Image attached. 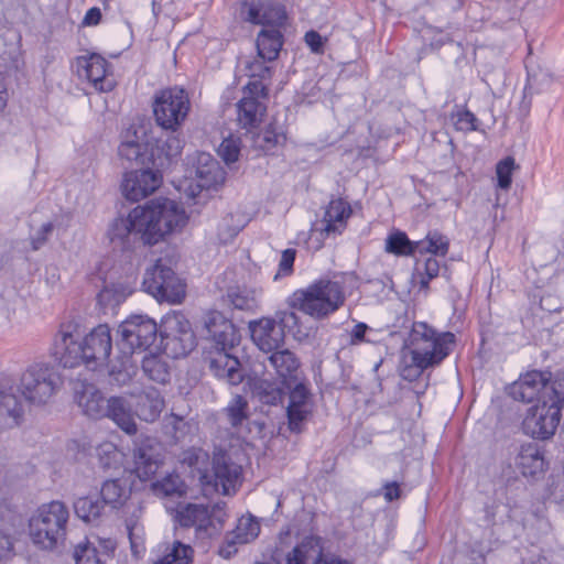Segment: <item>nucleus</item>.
<instances>
[{
    "instance_id": "obj_56",
    "label": "nucleus",
    "mask_w": 564,
    "mask_h": 564,
    "mask_svg": "<svg viewBox=\"0 0 564 564\" xmlns=\"http://www.w3.org/2000/svg\"><path fill=\"white\" fill-rule=\"evenodd\" d=\"M208 459V455L203 449L193 448L184 453L183 462L188 466L195 468L199 475L208 474L207 470L203 469L205 463Z\"/></svg>"
},
{
    "instance_id": "obj_35",
    "label": "nucleus",
    "mask_w": 564,
    "mask_h": 564,
    "mask_svg": "<svg viewBox=\"0 0 564 564\" xmlns=\"http://www.w3.org/2000/svg\"><path fill=\"white\" fill-rule=\"evenodd\" d=\"M102 502L115 509L121 507L130 496L127 480L116 478L106 480L100 489Z\"/></svg>"
},
{
    "instance_id": "obj_58",
    "label": "nucleus",
    "mask_w": 564,
    "mask_h": 564,
    "mask_svg": "<svg viewBox=\"0 0 564 564\" xmlns=\"http://www.w3.org/2000/svg\"><path fill=\"white\" fill-rule=\"evenodd\" d=\"M268 59H262L261 57L254 58L247 65L248 75L253 79H267L271 77V69L265 65Z\"/></svg>"
},
{
    "instance_id": "obj_55",
    "label": "nucleus",
    "mask_w": 564,
    "mask_h": 564,
    "mask_svg": "<svg viewBox=\"0 0 564 564\" xmlns=\"http://www.w3.org/2000/svg\"><path fill=\"white\" fill-rule=\"evenodd\" d=\"M514 169V160L511 156L506 158L497 164L498 185L508 189L511 185V174Z\"/></svg>"
},
{
    "instance_id": "obj_52",
    "label": "nucleus",
    "mask_w": 564,
    "mask_h": 564,
    "mask_svg": "<svg viewBox=\"0 0 564 564\" xmlns=\"http://www.w3.org/2000/svg\"><path fill=\"white\" fill-rule=\"evenodd\" d=\"M284 140L285 135L282 132H276L270 127L256 135L254 144L263 151H270Z\"/></svg>"
},
{
    "instance_id": "obj_1",
    "label": "nucleus",
    "mask_w": 564,
    "mask_h": 564,
    "mask_svg": "<svg viewBox=\"0 0 564 564\" xmlns=\"http://www.w3.org/2000/svg\"><path fill=\"white\" fill-rule=\"evenodd\" d=\"M204 328L210 343L205 355L209 370L229 384L240 383V362L232 354L239 340L236 327L221 313L213 311L205 315Z\"/></svg>"
},
{
    "instance_id": "obj_14",
    "label": "nucleus",
    "mask_w": 564,
    "mask_h": 564,
    "mask_svg": "<svg viewBox=\"0 0 564 564\" xmlns=\"http://www.w3.org/2000/svg\"><path fill=\"white\" fill-rule=\"evenodd\" d=\"M557 381L551 383V372L532 370L521 376L509 387V394L521 402H543L550 399L552 390H557Z\"/></svg>"
},
{
    "instance_id": "obj_38",
    "label": "nucleus",
    "mask_w": 564,
    "mask_h": 564,
    "mask_svg": "<svg viewBox=\"0 0 564 564\" xmlns=\"http://www.w3.org/2000/svg\"><path fill=\"white\" fill-rule=\"evenodd\" d=\"M517 466L523 476H535L544 470V458L540 452L532 446L521 449Z\"/></svg>"
},
{
    "instance_id": "obj_46",
    "label": "nucleus",
    "mask_w": 564,
    "mask_h": 564,
    "mask_svg": "<svg viewBox=\"0 0 564 564\" xmlns=\"http://www.w3.org/2000/svg\"><path fill=\"white\" fill-rule=\"evenodd\" d=\"M254 393L261 402L265 404H276L282 401L284 389L282 384L279 386L278 383L261 379L254 383Z\"/></svg>"
},
{
    "instance_id": "obj_43",
    "label": "nucleus",
    "mask_w": 564,
    "mask_h": 564,
    "mask_svg": "<svg viewBox=\"0 0 564 564\" xmlns=\"http://www.w3.org/2000/svg\"><path fill=\"white\" fill-rule=\"evenodd\" d=\"M171 268L158 260L152 267L148 268L144 273L142 286L149 294H160V289L164 284L165 275L171 272Z\"/></svg>"
},
{
    "instance_id": "obj_36",
    "label": "nucleus",
    "mask_w": 564,
    "mask_h": 564,
    "mask_svg": "<svg viewBox=\"0 0 564 564\" xmlns=\"http://www.w3.org/2000/svg\"><path fill=\"white\" fill-rule=\"evenodd\" d=\"M183 149V140L173 132L156 147L154 151L153 167L163 169L174 158L178 156Z\"/></svg>"
},
{
    "instance_id": "obj_60",
    "label": "nucleus",
    "mask_w": 564,
    "mask_h": 564,
    "mask_svg": "<svg viewBox=\"0 0 564 564\" xmlns=\"http://www.w3.org/2000/svg\"><path fill=\"white\" fill-rule=\"evenodd\" d=\"M54 225L51 221L43 224L32 236H31V245L33 250H39L42 248L51 234L53 232Z\"/></svg>"
},
{
    "instance_id": "obj_33",
    "label": "nucleus",
    "mask_w": 564,
    "mask_h": 564,
    "mask_svg": "<svg viewBox=\"0 0 564 564\" xmlns=\"http://www.w3.org/2000/svg\"><path fill=\"white\" fill-rule=\"evenodd\" d=\"M131 236L140 237V232L137 228V221L132 217V210L129 213L127 218H116L108 229V238L110 242L122 249L130 246Z\"/></svg>"
},
{
    "instance_id": "obj_10",
    "label": "nucleus",
    "mask_w": 564,
    "mask_h": 564,
    "mask_svg": "<svg viewBox=\"0 0 564 564\" xmlns=\"http://www.w3.org/2000/svg\"><path fill=\"white\" fill-rule=\"evenodd\" d=\"M189 108V98L183 88L163 89L153 102L155 122L164 130L176 132L187 118Z\"/></svg>"
},
{
    "instance_id": "obj_40",
    "label": "nucleus",
    "mask_w": 564,
    "mask_h": 564,
    "mask_svg": "<svg viewBox=\"0 0 564 564\" xmlns=\"http://www.w3.org/2000/svg\"><path fill=\"white\" fill-rule=\"evenodd\" d=\"M105 509V503L93 497H79L74 501V511L76 516L87 523L97 521Z\"/></svg>"
},
{
    "instance_id": "obj_31",
    "label": "nucleus",
    "mask_w": 564,
    "mask_h": 564,
    "mask_svg": "<svg viewBox=\"0 0 564 564\" xmlns=\"http://www.w3.org/2000/svg\"><path fill=\"white\" fill-rule=\"evenodd\" d=\"M351 215L350 205L341 198L333 199L328 204L323 223L325 227L323 231L328 235L340 234L346 226L347 219Z\"/></svg>"
},
{
    "instance_id": "obj_34",
    "label": "nucleus",
    "mask_w": 564,
    "mask_h": 564,
    "mask_svg": "<svg viewBox=\"0 0 564 564\" xmlns=\"http://www.w3.org/2000/svg\"><path fill=\"white\" fill-rule=\"evenodd\" d=\"M282 35L276 28L263 29L257 37L258 56L269 62L274 61L282 47Z\"/></svg>"
},
{
    "instance_id": "obj_3",
    "label": "nucleus",
    "mask_w": 564,
    "mask_h": 564,
    "mask_svg": "<svg viewBox=\"0 0 564 564\" xmlns=\"http://www.w3.org/2000/svg\"><path fill=\"white\" fill-rule=\"evenodd\" d=\"M455 341L453 333H436L425 323H414L408 339L410 361L404 356V366L400 375L408 381L420 377L423 370L437 366L448 356Z\"/></svg>"
},
{
    "instance_id": "obj_64",
    "label": "nucleus",
    "mask_w": 564,
    "mask_h": 564,
    "mask_svg": "<svg viewBox=\"0 0 564 564\" xmlns=\"http://www.w3.org/2000/svg\"><path fill=\"white\" fill-rule=\"evenodd\" d=\"M305 43L314 53H323L324 40L321 34L316 31H308L305 34Z\"/></svg>"
},
{
    "instance_id": "obj_11",
    "label": "nucleus",
    "mask_w": 564,
    "mask_h": 564,
    "mask_svg": "<svg viewBox=\"0 0 564 564\" xmlns=\"http://www.w3.org/2000/svg\"><path fill=\"white\" fill-rule=\"evenodd\" d=\"M562 408H564L562 395L556 390H552L550 399H543V402L529 409L523 420V429L534 438L551 437L560 424Z\"/></svg>"
},
{
    "instance_id": "obj_23",
    "label": "nucleus",
    "mask_w": 564,
    "mask_h": 564,
    "mask_svg": "<svg viewBox=\"0 0 564 564\" xmlns=\"http://www.w3.org/2000/svg\"><path fill=\"white\" fill-rule=\"evenodd\" d=\"M105 417L110 419L120 430L129 435H134L138 432L131 404L123 397H111L107 400Z\"/></svg>"
},
{
    "instance_id": "obj_63",
    "label": "nucleus",
    "mask_w": 564,
    "mask_h": 564,
    "mask_svg": "<svg viewBox=\"0 0 564 564\" xmlns=\"http://www.w3.org/2000/svg\"><path fill=\"white\" fill-rule=\"evenodd\" d=\"M181 480L178 476H167L156 485L165 496H172L180 492Z\"/></svg>"
},
{
    "instance_id": "obj_47",
    "label": "nucleus",
    "mask_w": 564,
    "mask_h": 564,
    "mask_svg": "<svg viewBox=\"0 0 564 564\" xmlns=\"http://www.w3.org/2000/svg\"><path fill=\"white\" fill-rule=\"evenodd\" d=\"M73 560L75 564H105V560L88 540L74 545Z\"/></svg>"
},
{
    "instance_id": "obj_26",
    "label": "nucleus",
    "mask_w": 564,
    "mask_h": 564,
    "mask_svg": "<svg viewBox=\"0 0 564 564\" xmlns=\"http://www.w3.org/2000/svg\"><path fill=\"white\" fill-rule=\"evenodd\" d=\"M24 415L23 403L12 389L0 388V431L18 426Z\"/></svg>"
},
{
    "instance_id": "obj_37",
    "label": "nucleus",
    "mask_w": 564,
    "mask_h": 564,
    "mask_svg": "<svg viewBox=\"0 0 564 564\" xmlns=\"http://www.w3.org/2000/svg\"><path fill=\"white\" fill-rule=\"evenodd\" d=\"M142 370L152 381L166 383L170 380V366L162 355L150 354L142 359Z\"/></svg>"
},
{
    "instance_id": "obj_30",
    "label": "nucleus",
    "mask_w": 564,
    "mask_h": 564,
    "mask_svg": "<svg viewBox=\"0 0 564 564\" xmlns=\"http://www.w3.org/2000/svg\"><path fill=\"white\" fill-rule=\"evenodd\" d=\"M76 400L84 414L91 419L105 417L107 400L94 384H83L77 391Z\"/></svg>"
},
{
    "instance_id": "obj_19",
    "label": "nucleus",
    "mask_w": 564,
    "mask_h": 564,
    "mask_svg": "<svg viewBox=\"0 0 564 564\" xmlns=\"http://www.w3.org/2000/svg\"><path fill=\"white\" fill-rule=\"evenodd\" d=\"M252 341L264 352L280 349L284 344V335L275 319L263 317L249 323Z\"/></svg>"
},
{
    "instance_id": "obj_39",
    "label": "nucleus",
    "mask_w": 564,
    "mask_h": 564,
    "mask_svg": "<svg viewBox=\"0 0 564 564\" xmlns=\"http://www.w3.org/2000/svg\"><path fill=\"white\" fill-rule=\"evenodd\" d=\"M163 288L160 294H151L158 301L169 302L172 304L181 303L185 296V284L175 275L173 270L165 275Z\"/></svg>"
},
{
    "instance_id": "obj_61",
    "label": "nucleus",
    "mask_w": 564,
    "mask_h": 564,
    "mask_svg": "<svg viewBox=\"0 0 564 564\" xmlns=\"http://www.w3.org/2000/svg\"><path fill=\"white\" fill-rule=\"evenodd\" d=\"M243 97H252L260 100V98L265 99L268 96L267 87L263 85L261 79L250 80L243 90Z\"/></svg>"
},
{
    "instance_id": "obj_21",
    "label": "nucleus",
    "mask_w": 564,
    "mask_h": 564,
    "mask_svg": "<svg viewBox=\"0 0 564 564\" xmlns=\"http://www.w3.org/2000/svg\"><path fill=\"white\" fill-rule=\"evenodd\" d=\"M175 521L184 528L195 527L198 531L212 534L214 519L208 507L202 503H186L176 510Z\"/></svg>"
},
{
    "instance_id": "obj_51",
    "label": "nucleus",
    "mask_w": 564,
    "mask_h": 564,
    "mask_svg": "<svg viewBox=\"0 0 564 564\" xmlns=\"http://www.w3.org/2000/svg\"><path fill=\"white\" fill-rule=\"evenodd\" d=\"M123 454L111 443L99 448V462L105 469H117L122 464Z\"/></svg>"
},
{
    "instance_id": "obj_2",
    "label": "nucleus",
    "mask_w": 564,
    "mask_h": 564,
    "mask_svg": "<svg viewBox=\"0 0 564 564\" xmlns=\"http://www.w3.org/2000/svg\"><path fill=\"white\" fill-rule=\"evenodd\" d=\"M117 333L119 356L110 364L109 376L118 386H126L137 371L132 355L147 350L156 341L158 325L149 316L132 315L118 326Z\"/></svg>"
},
{
    "instance_id": "obj_25",
    "label": "nucleus",
    "mask_w": 564,
    "mask_h": 564,
    "mask_svg": "<svg viewBox=\"0 0 564 564\" xmlns=\"http://www.w3.org/2000/svg\"><path fill=\"white\" fill-rule=\"evenodd\" d=\"M285 19L283 7L273 2L252 1L247 12L249 22L269 25L270 28L282 25Z\"/></svg>"
},
{
    "instance_id": "obj_4",
    "label": "nucleus",
    "mask_w": 564,
    "mask_h": 564,
    "mask_svg": "<svg viewBox=\"0 0 564 564\" xmlns=\"http://www.w3.org/2000/svg\"><path fill=\"white\" fill-rule=\"evenodd\" d=\"M140 239L145 245H155L165 236L181 231L188 217L182 205L169 198L153 199L132 209Z\"/></svg>"
},
{
    "instance_id": "obj_27",
    "label": "nucleus",
    "mask_w": 564,
    "mask_h": 564,
    "mask_svg": "<svg viewBox=\"0 0 564 564\" xmlns=\"http://www.w3.org/2000/svg\"><path fill=\"white\" fill-rule=\"evenodd\" d=\"M84 328L78 318H69L64 321L54 337L55 354L61 357H67V354L73 350V346H78V338L82 337Z\"/></svg>"
},
{
    "instance_id": "obj_8",
    "label": "nucleus",
    "mask_w": 564,
    "mask_h": 564,
    "mask_svg": "<svg viewBox=\"0 0 564 564\" xmlns=\"http://www.w3.org/2000/svg\"><path fill=\"white\" fill-rule=\"evenodd\" d=\"M61 384V376L53 366L37 362L22 373L19 391L28 403L43 405L56 393Z\"/></svg>"
},
{
    "instance_id": "obj_59",
    "label": "nucleus",
    "mask_w": 564,
    "mask_h": 564,
    "mask_svg": "<svg viewBox=\"0 0 564 564\" xmlns=\"http://www.w3.org/2000/svg\"><path fill=\"white\" fill-rule=\"evenodd\" d=\"M246 544L245 542H240L238 538H234V530L231 532H228L223 543L220 544L218 549V554L224 558H230L234 554L237 553L238 546Z\"/></svg>"
},
{
    "instance_id": "obj_22",
    "label": "nucleus",
    "mask_w": 564,
    "mask_h": 564,
    "mask_svg": "<svg viewBox=\"0 0 564 564\" xmlns=\"http://www.w3.org/2000/svg\"><path fill=\"white\" fill-rule=\"evenodd\" d=\"M193 177L197 187L210 188L224 183L225 172L216 159L209 153L202 152L197 154Z\"/></svg>"
},
{
    "instance_id": "obj_45",
    "label": "nucleus",
    "mask_w": 564,
    "mask_h": 564,
    "mask_svg": "<svg viewBox=\"0 0 564 564\" xmlns=\"http://www.w3.org/2000/svg\"><path fill=\"white\" fill-rule=\"evenodd\" d=\"M386 251L395 256L416 254L415 241H411L402 231H394L386 239Z\"/></svg>"
},
{
    "instance_id": "obj_6",
    "label": "nucleus",
    "mask_w": 564,
    "mask_h": 564,
    "mask_svg": "<svg viewBox=\"0 0 564 564\" xmlns=\"http://www.w3.org/2000/svg\"><path fill=\"white\" fill-rule=\"evenodd\" d=\"M345 301L343 288L338 282L319 280L306 289L296 290L288 300L291 308L323 318L337 311Z\"/></svg>"
},
{
    "instance_id": "obj_20",
    "label": "nucleus",
    "mask_w": 564,
    "mask_h": 564,
    "mask_svg": "<svg viewBox=\"0 0 564 564\" xmlns=\"http://www.w3.org/2000/svg\"><path fill=\"white\" fill-rule=\"evenodd\" d=\"M284 395L289 394L290 402L288 405L289 426L292 432H301V425L310 413L307 404L308 391L299 379L294 380L292 388H285Z\"/></svg>"
},
{
    "instance_id": "obj_5",
    "label": "nucleus",
    "mask_w": 564,
    "mask_h": 564,
    "mask_svg": "<svg viewBox=\"0 0 564 564\" xmlns=\"http://www.w3.org/2000/svg\"><path fill=\"white\" fill-rule=\"evenodd\" d=\"M69 512L61 501L41 506L29 520L32 542L42 550L55 551L65 546Z\"/></svg>"
},
{
    "instance_id": "obj_24",
    "label": "nucleus",
    "mask_w": 564,
    "mask_h": 564,
    "mask_svg": "<svg viewBox=\"0 0 564 564\" xmlns=\"http://www.w3.org/2000/svg\"><path fill=\"white\" fill-rule=\"evenodd\" d=\"M270 366L275 370L280 382L285 388H292L295 379H299V360L289 349H276L268 357Z\"/></svg>"
},
{
    "instance_id": "obj_28",
    "label": "nucleus",
    "mask_w": 564,
    "mask_h": 564,
    "mask_svg": "<svg viewBox=\"0 0 564 564\" xmlns=\"http://www.w3.org/2000/svg\"><path fill=\"white\" fill-rule=\"evenodd\" d=\"M249 404L245 398L236 394L224 409V413L227 417V422L238 438H245L249 432L248 415Z\"/></svg>"
},
{
    "instance_id": "obj_32",
    "label": "nucleus",
    "mask_w": 564,
    "mask_h": 564,
    "mask_svg": "<svg viewBox=\"0 0 564 564\" xmlns=\"http://www.w3.org/2000/svg\"><path fill=\"white\" fill-rule=\"evenodd\" d=\"M267 107L263 101L252 98L242 97L237 104L238 123L247 130L258 127L265 115Z\"/></svg>"
},
{
    "instance_id": "obj_18",
    "label": "nucleus",
    "mask_w": 564,
    "mask_h": 564,
    "mask_svg": "<svg viewBox=\"0 0 564 564\" xmlns=\"http://www.w3.org/2000/svg\"><path fill=\"white\" fill-rule=\"evenodd\" d=\"M285 564H349L339 558H328L323 554L322 540L306 536L285 557Z\"/></svg>"
},
{
    "instance_id": "obj_57",
    "label": "nucleus",
    "mask_w": 564,
    "mask_h": 564,
    "mask_svg": "<svg viewBox=\"0 0 564 564\" xmlns=\"http://www.w3.org/2000/svg\"><path fill=\"white\" fill-rule=\"evenodd\" d=\"M416 272H417V275H423L424 274L426 276V278H422L421 281H420L421 286L423 289H426L427 285H429V281L438 275L440 262L435 258L429 257L424 261L423 271L417 265Z\"/></svg>"
},
{
    "instance_id": "obj_9",
    "label": "nucleus",
    "mask_w": 564,
    "mask_h": 564,
    "mask_svg": "<svg viewBox=\"0 0 564 564\" xmlns=\"http://www.w3.org/2000/svg\"><path fill=\"white\" fill-rule=\"evenodd\" d=\"M202 481L213 485L223 495L235 494L242 481V466L232 449L216 447L212 462V474H203Z\"/></svg>"
},
{
    "instance_id": "obj_15",
    "label": "nucleus",
    "mask_w": 564,
    "mask_h": 564,
    "mask_svg": "<svg viewBox=\"0 0 564 564\" xmlns=\"http://www.w3.org/2000/svg\"><path fill=\"white\" fill-rule=\"evenodd\" d=\"M162 184V174L152 169L132 171L124 175L121 189L123 196L132 202L145 198Z\"/></svg>"
},
{
    "instance_id": "obj_54",
    "label": "nucleus",
    "mask_w": 564,
    "mask_h": 564,
    "mask_svg": "<svg viewBox=\"0 0 564 564\" xmlns=\"http://www.w3.org/2000/svg\"><path fill=\"white\" fill-rule=\"evenodd\" d=\"M274 319L276 325L282 328L284 336L285 332H299V316L293 311H278Z\"/></svg>"
},
{
    "instance_id": "obj_50",
    "label": "nucleus",
    "mask_w": 564,
    "mask_h": 564,
    "mask_svg": "<svg viewBox=\"0 0 564 564\" xmlns=\"http://www.w3.org/2000/svg\"><path fill=\"white\" fill-rule=\"evenodd\" d=\"M241 150V140L239 137L229 135L223 140L218 147V155L225 161L226 164L235 163L238 161Z\"/></svg>"
},
{
    "instance_id": "obj_49",
    "label": "nucleus",
    "mask_w": 564,
    "mask_h": 564,
    "mask_svg": "<svg viewBox=\"0 0 564 564\" xmlns=\"http://www.w3.org/2000/svg\"><path fill=\"white\" fill-rule=\"evenodd\" d=\"M260 533L259 522L251 516L241 517L234 529V538H238L240 542L249 543L253 541Z\"/></svg>"
},
{
    "instance_id": "obj_42",
    "label": "nucleus",
    "mask_w": 564,
    "mask_h": 564,
    "mask_svg": "<svg viewBox=\"0 0 564 564\" xmlns=\"http://www.w3.org/2000/svg\"><path fill=\"white\" fill-rule=\"evenodd\" d=\"M416 253L444 257L448 252V239L437 231L429 232L425 239L415 241Z\"/></svg>"
},
{
    "instance_id": "obj_29",
    "label": "nucleus",
    "mask_w": 564,
    "mask_h": 564,
    "mask_svg": "<svg viewBox=\"0 0 564 564\" xmlns=\"http://www.w3.org/2000/svg\"><path fill=\"white\" fill-rule=\"evenodd\" d=\"M165 406V402L155 388L144 389L138 394L135 414L142 421L152 423L156 421Z\"/></svg>"
},
{
    "instance_id": "obj_12",
    "label": "nucleus",
    "mask_w": 564,
    "mask_h": 564,
    "mask_svg": "<svg viewBox=\"0 0 564 564\" xmlns=\"http://www.w3.org/2000/svg\"><path fill=\"white\" fill-rule=\"evenodd\" d=\"M160 335L164 354L172 358L187 356L196 345L191 323L182 314L166 316Z\"/></svg>"
},
{
    "instance_id": "obj_16",
    "label": "nucleus",
    "mask_w": 564,
    "mask_h": 564,
    "mask_svg": "<svg viewBox=\"0 0 564 564\" xmlns=\"http://www.w3.org/2000/svg\"><path fill=\"white\" fill-rule=\"evenodd\" d=\"M76 72L80 79L90 83L98 91H110L115 86L113 79L108 76V63L99 54L77 57Z\"/></svg>"
},
{
    "instance_id": "obj_48",
    "label": "nucleus",
    "mask_w": 564,
    "mask_h": 564,
    "mask_svg": "<svg viewBox=\"0 0 564 564\" xmlns=\"http://www.w3.org/2000/svg\"><path fill=\"white\" fill-rule=\"evenodd\" d=\"M128 296L127 290L120 284L106 285L98 294V303L105 308H115Z\"/></svg>"
},
{
    "instance_id": "obj_7",
    "label": "nucleus",
    "mask_w": 564,
    "mask_h": 564,
    "mask_svg": "<svg viewBox=\"0 0 564 564\" xmlns=\"http://www.w3.org/2000/svg\"><path fill=\"white\" fill-rule=\"evenodd\" d=\"M72 349L67 357H61V364L65 368L85 365L96 370L106 366L112 350L110 328L106 324L96 326Z\"/></svg>"
},
{
    "instance_id": "obj_13",
    "label": "nucleus",
    "mask_w": 564,
    "mask_h": 564,
    "mask_svg": "<svg viewBox=\"0 0 564 564\" xmlns=\"http://www.w3.org/2000/svg\"><path fill=\"white\" fill-rule=\"evenodd\" d=\"M118 155L129 163L153 164L154 149L151 147L148 130L144 126L132 123L122 131Z\"/></svg>"
},
{
    "instance_id": "obj_62",
    "label": "nucleus",
    "mask_w": 564,
    "mask_h": 564,
    "mask_svg": "<svg viewBox=\"0 0 564 564\" xmlns=\"http://www.w3.org/2000/svg\"><path fill=\"white\" fill-rule=\"evenodd\" d=\"M295 253L296 251L294 249H286L282 252L281 260L279 263V272L275 275V279L278 278V275L291 274L293 270V263L295 260Z\"/></svg>"
},
{
    "instance_id": "obj_53",
    "label": "nucleus",
    "mask_w": 564,
    "mask_h": 564,
    "mask_svg": "<svg viewBox=\"0 0 564 564\" xmlns=\"http://www.w3.org/2000/svg\"><path fill=\"white\" fill-rule=\"evenodd\" d=\"M165 426L175 441L184 438L192 431V425L182 416L176 414H171L166 417Z\"/></svg>"
},
{
    "instance_id": "obj_44",
    "label": "nucleus",
    "mask_w": 564,
    "mask_h": 564,
    "mask_svg": "<svg viewBox=\"0 0 564 564\" xmlns=\"http://www.w3.org/2000/svg\"><path fill=\"white\" fill-rule=\"evenodd\" d=\"M194 551L191 545L174 541L162 558L153 564H192Z\"/></svg>"
},
{
    "instance_id": "obj_41",
    "label": "nucleus",
    "mask_w": 564,
    "mask_h": 564,
    "mask_svg": "<svg viewBox=\"0 0 564 564\" xmlns=\"http://www.w3.org/2000/svg\"><path fill=\"white\" fill-rule=\"evenodd\" d=\"M259 292L254 289L232 288L227 292V302L235 308L251 311L258 305Z\"/></svg>"
},
{
    "instance_id": "obj_17",
    "label": "nucleus",
    "mask_w": 564,
    "mask_h": 564,
    "mask_svg": "<svg viewBox=\"0 0 564 564\" xmlns=\"http://www.w3.org/2000/svg\"><path fill=\"white\" fill-rule=\"evenodd\" d=\"M133 471L140 480H149L159 469L161 457L155 438L140 436L134 443Z\"/></svg>"
}]
</instances>
